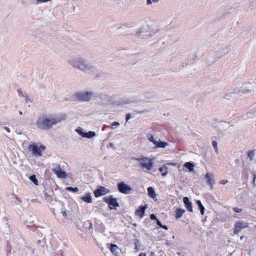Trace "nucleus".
I'll use <instances>...</instances> for the list:
<instances>
[{
	"mask_svg": "<svg viewBox=\"0 0 256 256\" xmlns=\"http://www.w3.org/2000/svg\"><path fill=\"white\" fill-rule=\"evenodd\" d=\"M243 238H244V236H242L240 237V239H241V240H242Z\"/></svg>",
	"mask_w": 256,
	"mask_h": 256,
	"instance_id": "6e6d98bb",
	"label": "nucleus"
},
{
	"mask_svg": "<svg viewBox=\"0 0 256 256\" xmlns=\"http://www.w3.org/2000/svg\"><path fill=\"white\" fill-rule=\"evenodd\" d=\"M148 191L150 197L152 198L155 202H156L158 200L157 196L154 188L150 187L148 188Z\"/></svg>",
	"mask_w": 256,
	"mask_h": 256,
	"instance_id": "4468645a",
	"label": "nucleus"
},
{
	"mask_svg": "<svg viewBox=\"0 0 256 256\" xmlns=\"http://www.w3.org/2000/svg\"><path fill=\"white\" fill-rule=\"evenodd\" d=\"M84 202L88 203L91 204L92 202V197L91 194L90 193H88L86 194V196L84 197H82L81 198Z\"/></svg>",
	"mask_w": 256,
	"mask_h": 256,
	"instance_id": "dca6fc26",
	"label": "nucleus"
},
{
	"mask_svg": "<svg viewBox=\"0 0 256 256\" xmlns=\"http://www.w3.org/2000/svg\"><path fill=\"white\" fill-rule=\"evenodd\" d=\"M104 200L105 202L108 204L110 210L116 209V208L120 206V204L118 202L116 198H114L112 196L104 197Z\"/></svg>",
	"mask_w": 256,
	"mask_h": 256,
	"instance_id": "20e7f679",
	"label": "nucleus"
},
{
	"mask_svg": "<svg viewBox=\"0 0 256 256\" xmlns=\"http://www.w3.org/2000/svg\"><path fill=\"white\" fill-rule=\"evenodd\" d=\"M118 191L124 194H129L132 191V188L124 182H120L118 184Z\"/></svg>",
	"mask_w": 256,
	"mask_h": 256,
	"instance_id": "39448f33",
	"label": "nucleus"
},
{
	"mask_svg": "<svg viewBox=\"0 0 256 256\" xmlns=\"http://www.w3.org/2000/svg\"><path fill=\"white\" fill-rule=\"evenodd\" d=\"M108 147H110V148H114V149H115L114 145V144L113 143H110V144H109V146H108Z\"/></svg>",
	"mask_w": 256,
	"mask_h": 256,
	"instance_id": "a19ab883",
	"label": "nucleus"
},
{
	"mask_svg": "<svg viewBox=\"0 0 256 256\" xmlns=\"http://www.w3.org/2000/svg\"><path fill=\"white\" fill-rule=\"evenodd\" d=\"M19 114H20L22 115V112H21V111H19Z\"/></svg>",
	"mask_w": 256,
	"mask_h": 256,
	"instance_id": "864d4df0",
	"label": "nucleus"
},
{
	"mask_svg": "<svg viewBox=\"0 0 256 256\" xmlns=\"http://www.w3.org/2000/svg\"><path fill=\"white\" fill-rule=\"evenodd\" d=\"M152 4V2L151 0H147V4Z\"/></svg>",
	"mask_w": 256,
	"mask_h": 256,
	"instance_id": "49530a36",
	"label": "nucleus"
},
{
	"mask_svg": "<svg viewBox=\"0 0 256 256\" xmlns=\"http://www.w3.org/2000/svg\"><path fill=\"white\" fill-rule=\"evenodd\" d=\"M72 62L75 64H84L87 62V60L84 56H76Z\"/></svg>",
	"mask_w": 256,
	"mask_h": 256,
	"instance_id": "9b49d317",
	"label": "nucleus"
},
{
	"mask_svg": "<svg viewBox=\"0 0 256 256\" xmlns=\"http://www.w3.org/2000/svg\"><path fill=\"white\" fill-rule=\"evenodd\" d=\"M144 32V30L142 28L139 29V30L136 33V37L140 38Z\"/></svg>",
	"mask_w": 256,
	"mask_h": 256,
	"instance_id": "2f4dec72",
	"label": "nucleus"
},
{
	"mask_svg": "<svg viewBox=\"0 0 256 256\" xmlns=\"http://www.w3.org/2000/svg\"><path fill=\"white\" fill-rule=\"evenodd\" d=\"M136 214L140 218H142L144 216V206H141L138 209L136 210Z\"/></svg>",
	"mask_w": 256,
	"mask_h": 256,
	"instance_id": "2eb2a0df",
	"label": "nucleus"
},
{
	"mask_svg": "<svg viewBox=\"0 0 256 256\" xmlns=\"http://www.w3.org/2000/svg\"><path fill=\"white\" fill-rule=\"evenodd\" d=\"M120 126V123L118 122H114L112 124V128L114 129V128H113L114 126H116V127H118Z\"/></svg>",
	"mask_w": 256,
	"mask_h": 256,
	"instance_id": "72a5a7b5",
	"label": "nucleus"
},
{
	"mask_svg": "<svg viewBox=\"0 0 256 256\" xmlns=\"http://www.w3.org/2000/svg\"><path fill=\"white\" fill-rule=\"evenodd\" d=\"M184 166L188 168L190 172H194V164L190 162H186L184 164Z\"/></svg>",
	"mask_w": 256,
	"mask_h": 256,
	"instance_id": "aec40b11",
	"label": "nucleus"
},
{
	"mask_svg": "<svg viewBox=\"0 0 256 256\" xmlns=\"http://www.w3.org/2000/svg\"><path fill=\"white\" fill-rule=\"evenodd\" d=\"M46 150V147L43 145H40L39 147L36 144L30 145L28 147V150L32 152V154L36 157L41 156H42V151Z\"/></svg>",
	"mask_w": 256,
	"mask_h": 256,
	"instance_id": "7ed1b4c3",
	"label": "nucleus"
},
{
	"mask_svg": "<svg viewBox=\"0 0 256 256\" xmlns=\"http://www.w3.org/2000/svg\"><path fill=\"white\" fill-rule=\"evenodd\" d=\"M154 158H149L145 157V168L148 170H152L154 168Z\"/></svg>",
	"mask_w": 256,
	"mask_h": 256,
	"instance_id": "9d476101",
	"label": "nucleus"
},
{
	"mask_svg": "<svg viewBox=\"0 0 256 256\" xmlns=\"http://www.w3.org/2000/svg\"><path fill=\"white\" fill-rule=\"evenodd\" d=\"M186 212V210L181 208H178L176 211V218L177 220L180 218Z\"/></svg>",
	"mask_w": 256,
	"mask_h": 256,
	"instance_id": "a211bd4d",
	"label": "nucleus"
},
{
	"mask_svg": "<svg viewBox=\"0 0 256 256\" xmlns=\"http://www.w3.org/2000/svg\"><path fill=\"white\" fill-rule=\"evenodd\" d=\"M234 210L236 212H237V213H240L242 212V209H240L238 208H234Z\"/></svg>",
	"mask_w": 256,
	"mask_h": 256,
	"instance_id": "c9c22d12",
	"label": "nucleus"
},
{
	"mask_svg": "<svg viewBox=\"0 0 256 256\" xmlns=\"http://www.w3.org/2000/svg\"><path fill=\"white\" fill-rule=\"evenodd\" d=\"M65 119L66 117L64 116H42L37 120L36 126L41 130H48L52 128L54 126L57 124Z\"/></svg>",
	"mask_w": 256,
	"mask_h": 256,
	"instance_id": "f257e3e1",
	"label": "nucleus"
},
{
	"mask_svg": "<svg viewBox=\"0 0 256 256\" xmlns=\"http://www.w3.org/2000/svg\"><path fill=\"white\" fill-rule=\"evenodd\" d=\"M228 182V181L227 180H222L220 182V183L222 184H226Z\"/></svg>",
	"mask_w": 256,
	"mask_h": 256,
	"instance_id": "4c0bfd02",
	"label": "nucleus"
},
{
	"mask_svg": "<svg viewBox=\"0 0 256 256\" xmlns=\"http://www.w3.org/2000/svg\"><path fill=\"white\" fill-rule=\"evenodd\" d=\"M256 156V153L254 150L249 152L248 153V157L250 158V160H252L254 157Z\"/></svg>",
	"mask_w": 256,
	"mask_h": 256,
	"instance_id": "7c9ffc66",
	"label": "nucleus"
},
{
	"mask_svg": "<svg viewBox=\"0 0 256 256\" xmlns=\"http://www.w3.org/2000/svg\"><path fill=\"white\" fill-rule=\"evenodd\" d=\"M94 96H95V94L92 91H82L76 94V98L82 102H90Z\"/></svg>",
	"mask_w": 256,
	"mask_h": 256,
	"instance_id": "f03ea898",
	"label": "nucleus"
},
{
	"mask_svg": "<svg viewBox=\"0 0 256 256\" xmlns=\"http://www.w3.org/2000/svg\"><path fill=\"white\" fill-rule=\"evenodd\" d=\"M122 28V27H120V28H118V29Z\"/></svg>",
	"mask_w": 256,
	"mask_h": 256,
	"instance_id": "13d9d810",
	"label": "nucleus"
},
{
	"mask_svg": "<svg viewBox=\"0 0 256 256\" xmlns=\"http://www.w3.org/2000/svg\"><path fill=\"white\" fill-rule=\"evenodd\" d=\"M248 227V224L242 221L238 222H237L235 226V230L234 231V234H238L242 230Z\"/></svg>",
	"mask_w": 256,
	"mask_h": 256,
	"instance_id": "6e6552de",
	"label": "nucleus"
},
{
	"mask_svg": "<svg viewBox=\"0 0 256 256\" xmlns=\"http://www.w3.org/2000/svg\"><path fill=\"white\" fill-rule=\"evenodd\" d=\"M253 176H254V179H256V172H253Z\"/></svg>",
	"mask_w": 256,
	"mask_h": 256,
	"instance_id": "de8ad7c7",
	"label": "nucleus"
},
{
	"mask_svg": "<svg viewBox=\"0 0 256 256\" xmlns=\"http://www.w3.org/2000/svg\"><path fill=\"white\" fill-rule=\"evenodd\" d=\"M2 128L6 130L8 133H10V129L8 127H3Z\"/></svg>",
	"mask_w": 256,
	"mask_h": 256,
	"instance_id": "58836bf2",
	"label": "nucleus"
},
{
	"mask_svg": "<svg viewBox=\"0 0 256 256\" xmlns=\"http://www.w3.org/2000/svg\"><path fill=\"white\" fill-rule=\"evenodd\" d=\"M212 146L214 147L215 150H216V152L217 154L218 153V143L216 142V141H213L212 142Z\"/></svg>",
	"mask_w": 256,
	"mask_h": 256,
	"instance_id": "473e14b6",
	"label": "nucleus"
},
{
	"mask_svg": "<svg viewBox=\"0 0 256 256\" xmlns=\"http://www.w3.org/2000/svg\"><path fill=\"white\" fill-rule=\"evenodd\" d=\"M132 118V116L131 114H126V122H128Z\"/></svg>",
	"mask_w": 256,
	"mask_h": 256,
	"instance_id": "f704fd0d",
	"label": "nucleus"
},
{
	"mask_svg": "<svg viewBox=\"0 0 256 256\" xmlns=\"http://www.w3.org/2000/svg\"><path fill=\"white\" fill-rule=\"evenodd\" d=\"M157 224L158 226H159L160 228L163 226L161 222L159 220H157Z\"/></svg>",
	"mask_w": 256,
	"mask_h": 256,
	"instance_id": "79ce46f5",
	"label": "nucleus"
},
{
	"mask_svg": "<svg viewBox=\"0 0 256 256\" xmlns=\"http://www.w3.org/2000/svg\"><path fill=\"white\" fill-rule=\"evenodd\" d=\"M134 245L136 252H138L140 250V247L142 246L140 240H136L134 242Z\"/></svg>",
	"mask_w": 256,
	"mask_h": 256,
	"instance_id": "a878e982",
	"label": "nucleus"
},
{
	"mask_svg": "<svg viewBox=\"0 0 256 256\" xmlns=\"http://www.w3.org/2000/svg\"><path fill=\"white\" fill-rule=\"evenodd\" d=\"M148 208V204H145V210Z\"/></svg>",
	"mask_w": 256,
	"mask_h": 256,
	"instance_id": "3c124183",
	"label": "nucleus"
},
{
	"mask_svg": "<svg viewBox=\"0 0 256 256\" xmlns=\"http://www.w3.org/2000/svg\"><path fill=\"white\" fill-rule=\"evenodd\" d=\"M153 254H154V253H153V252H152V253H151V256H153Z\"/></svg>",
	"mask_w": 256,
	"mask_h": 256,
	"instance_id": "4d7b16f0",
	"label": "nucleus"
},
{
	"mask_svg": "<svg viewBox=\"0 0 256 256\" xmlns=\"http://www.w3.org/2000/svg\"><path fill=\"white\" fill-rule=\"evenodd\" d=\"M74 68L86 73H90L93 68L92 65H74Z\"/></svg>",
	"mask_w": 256,
	"mask_h": 256,
	"instance_id": "1a4fd4ad",
	"label": "nucleus"
},
{
	"mask_svg": "<svg viewBox=\"0 0 256 256\" xmlns=\"http://www.w3.org/2000/svg\"><path fill=\"white\" fill-rule=\"evenodd\" d=\"M96 136V134L94 132H85V135L84 136V138H92Z\"/></svg>",
	"mask_w": 256,
	"mask_h": 256,
	"instance_id": "b1692460",
	"label": "nucleus"
},
{
	"mask_svg": "<svg viewBox=\"0 0 256 256\" xmlns=\"http://www.w3.org/2000/svg\"><path fill=\"white\" fill-rule=\"evenodd\" d=\"M62 216L64 218H66L67 216V213L66 212H62Z\"/></svg>",
	"mask_w": 256,
	"mask_h": 256,
	"instance_id": "37998d69",
	"label": "nucleus"
},
{
	"mask_svg": "<svg viewBox=\"0 0 256 256\" xmlns=\"http://www.w3.org/2000/svg\"><path fill=\"white\" fill-rule=\"evenodd\" d=\"M38 244H40L41 243V241L40 240H39L38 242Z\"/></svg>",
	"mask_w": 256,
	"mask_h": 256,
	"instance_id": "5fc2aeb1",
	"label": "nucleus"
},
{
	"mask_svg": "<svg viewBox=\"0 0 256 256\" xmlns=\"http://www.w3.org/2000/svg\"><path fill=\"white\" fill-rule=\"evenodd\" d=\"M147 137L148 140L155 145V144L157 142V140H156L154 136L151 134H148Z\"/></svg>",
	"mask_w": 256,
	"mask_h": 256,
	"instance_id": "cd10ccee",
	"label": "nucleus"
},
{
	"mask_svg": "<svg viewBox=\"0 0 256 256\" xmlns=\"http://www.w3.org/2000/svg\"><path fill=\"white\" fill-rule=\"evenodd\" d=\"M30 180L35 185L38 186V180L36 178V176L35 175L31 176L30 177Z\"/></svg>",
	"mask_w": 256,
	"mask_h": 256,
	"instance_id": "bb28decb",
	"label": "nucleus"
},
{
	"mask_svg": "<svg viewBox=\"0 0 256 256\" xmlns=\"http://www.w3.org/2000/svg\"><path fill=\"white\" fill-rule=\"evenodd\" d=\"M24 100L26 103H28L30 102L27 96H24Z\"/></svg>",
	"mask_w": 256,
	"mask_h": 256,
	"instance_id": "ea45409f",
	"label": "nucleus"
},
{
	"mask_svg": "<svg viewBox=\"0 0 256 256\" xmlns=\"http://www.w3.org/2000/svg\"><path fill=\"white\" fill-rule=\"evenodd\" d=\"M52 170L60 178H66L67 177V174L66 172L62 170L60 165L54 168Z\"/></svg>",
	"mask_w": 256,
	"mask_h": 256,
	"instance_id": "423d86ee",
	"label": "nucleus"
},
{
	"mask_svg": "<svg viewBox=\"0 0 256 256\" xmlns=\"http://www.w3.org/2000/svg\"><path fill=\"white\" fill-rule=\"evenodd\" d=\"M136 164L142 168H144V158H142L139 159L135 158Z\"/></svg>",
	"mask_w": 256,
	"mask_h": 256,
	"instance_id": "4be33fe9",
	"label": "nucleus"
},
{
	"mask_svg": "<svg viewBox=\"0 0 256 256\" xmlns=\"http://www.w3.org/2000/svg\"><path fill=\"white\" fill-rule=\"evenodd\" d=\"M66 190L73 192H77L79 191V189L78 188L68 187Z\"/></svg>",
	"mask_w": 256,
	"mask_h": 256,
	"instance_id": "c756f323",
	"label": "nucleus"
},
{
	"mask_svg": "<svg viewBox=\"0 0 256 256\" xmlns=\"http://www.w3.org/2000/svg\"><path fill=\"white\" fill-rule=\"evenodd\" d=\"M162 228H164V229L166 230H168V227L167 226H164V225L162 226Z\"/></svg>",
	"mask_w": 256,
	"mask_h": 256,
	"instance_id": "a18cd8bd",
	"label": "nucleus"
},
{
	"mask_svg": "<svg viewBox=\"0 0 256 256\" xmlns=\"http://www.w3.org/2000/svg\"><path fill=\"white\" fill-rule=\"evenodd\" d=\"M168 144L166 142H163L161 141L160 140L158 141L155 144V148H166L168 146Z\"/></svg>",
	"mask_w": 256,
	"mask_h": 256,
	"instance_id": "f3484780",
	"label": "nucleus"
},
{
	"mask_svg": "<svg viewBox=\"0 0 256 256\" xmlns=\"http://www.w3.org/2000/svg\"><path fill=\"white\" fill-rule=\"evenodd\" d=\"M159 1V0H152V2L154 3L157 2Z\"/></svg>",
	"mask_w": 256,
	"mask_h": 256,
	"instance_id": "09e8293b",
	"label": "nucleus"
},
{
	"mask_svg": "<svg viewBox=\"0 0 256 256\" xmlns=\"http://www.w3.org/2000/svg\"><path fill=\"white\" fill-rule=\"evenodd\" d=\"M76 132L79 134V135L84 138L86 132H84L83 128H78V129H76Z\"/></svg>",
	"mask_w": 256,
	"mask_h": 256,
	"instance_id": "c85d7f7f",
	"label": "nucleus"
},
{
	"mask_svg": "<svg viewBox=\"0 0 256 256\" xmlns=\"http://www.w3.org/2000/svg\"><path fill=\"white\" fill-rule=\"evenodd\" d=\"M196 204L198 206V208L200 211V212H201V214L202 215H204V210H205V208L204 207V206L202 205V202L200 200H198L196 202Z\"/></svg>",
	"mask_w": 256,
	"mask_h": 256,
	"instance_id": "5701e85b",
	"label": "nucleus"
},
{
	"mask_svg": "<svg viewBox=\"0 0 256 256\" xmlns=\"http://www.w3.org/2000/svg\"><path fill=\"white\" fill-rule=\"evenodd\" d=\"M254 116V112H248L246 114L242 116V118L244 120H248L249 118H252Z\"/></svg>",
	"mask_w": 256,
	"mask_h": 256,
	"instance_id": "412c9836",
	"label": "nucleus"
},
{
	"mask_svg": "<svg viewBox=\"0 0 256 256\" xmlns=\"http://www.w3.org/2000/svg\"><path fill=\"white\" fill-rule=\"evenodd\" d=\"M159 170L162 173V176H166L168 172V168L166 166L160 168Z\"/></svg>",
	"mask_w": 256,
	"mask_h": 256,
	"instance_id": "6ab92c4d",
	"label": "nucleus"
},
{
	"mask_svg": "<svg viewBox=\"0 0 256 256\" xmlns=\"http://www.w3.org/2000/svg\"><path fill=\"white\" fill-rule=\"evenodd\" d=\"M184 202L185 204V206L188 210L190 212H193V206L192 202L190 201V200L187 197H184Z\"/></svg>",
	"mask_w": 256,
	"mask_h": 256,
	"instance_id": "ddd939ff",
	"label": "nucleus"
},
{
	"mask_svg": "<svg viewBox=\"0 0 256 256\" xmlns=\"http://www.w3.org/2000/svg\"><path fill=\"white\" fill-rule=\"evenodd\" d=\"M256 180V179H254V180H252V183L254 184V185H255Z\"/></svg>",
	"mask_w": 256,
	"mask_h": 256,
	"instance_id": "8fccbe9b",
	"label": "nucleus"
},
{
	"mask_svg": "<svg viewBox=\"0 0 256 256\" xmlns=\"http://www.w3.org/2000/svg\"><path fill=\"white\" fill-rule=\"evenodd\" d=\"M139 256H144V253H141Z\"/></svg>",
	"mask_w": 256,
	"mask_h": 256,
	"instance_id": "603ef678",
	"label": "nucleus"
},
{
	"mask_svg": "<svg viewBox=\"0 0 256 256\" xmlns=\"http://www.w3.org/2000/svg\"><path fill=\"white\" fill-rule=\"evenodd\" d=\"M89 229L90 230L93 229V226H92V222H90Z\"/></svg>",
	"mask_w": 256,
	"mask_h": 256,
	"instance_id": "c03bdc74",
	"label": "nucleus"
},
{
	"mask_svg": "<svg viewBox=\"0 0 256 256\" xmlns=\"http://www.w3.org/2000/svg\"><path fill=\"white\" fill-rule=\"evenodd\" d=\"M118 247L114 244H110V250L112 253L114 254H116L118 252Z\"/></svg>",
	"mask_w": 256,
	"mask_h": 256,
	"instance_id": "393cba45",
	"label": "nucleus"
},
{
	"mask_svg": "<svg viewBox=\"0 0 256 256\" xmlns=\"http://www.w3.org/2000/svg\"><path fill=\"white\" fill-rule=\"evenodd\" d=\"M205 178L207 180L208 184L211 186V189H213L214 185L215 184L213 175L211 174L207 173L205 176Z\"/></svg>",
	"mask_w": 256,
	"mask_h": 256,
	"instance_id": "f8f14e48",
	"label": "nucleus"
},
{
	"mask_svg": "<svg viewBox=\"0 0 256 256\" xmlns=\"http://www.w3.org/2000/svg\"><path fill=\"white\" fill-rule=\"evenodd\" d=\"M150 218L152 220H158L156 218V215L154 214H152L150 215Z\"/></svg>",
	"mask_w": 256,
	"mask_h": 256,
	"instance_id": "e433bc0d",
	"label": "nucleus"
},
{
	"mask_svg": "<svg viewBox=\"0 0 256 256\" xmlns=\"http://www.w3.org/2000/svg\"><path fill=\"white\" fill-rule=\"evenodd\" d=\"M110 192V190L104 187L100 186L98 188L97 190H96L94 192V196L96 198H98L100 196H104Z\"/></svg>",
	"mask_w": 256,
	"mask_h": 256,
	"instance_id": "0eeeda50",
	"label": "nucleus"
}]
</instances>
